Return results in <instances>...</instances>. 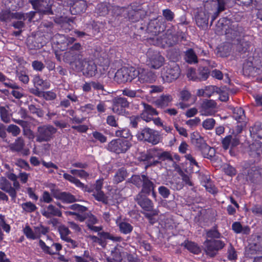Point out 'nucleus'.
I'll return each instance as SVG.
<instances>
[{"instance_id": "09e8293b", "label": "nucleus", "mask_w": 262, "mask_h": 262, "mask_svg": "<svg viewBox=\"0 0 262 262\" xmlns=\"http://www.w3.org/2000/svg\"><path fill=\"white\" fill-rule=\"evenodd\" d=\"M56 38L61 39V40H66V42H67L66 46L64 47H67L70 44H72L75 41V39L74 37H66L63 35L58 34L55 36Z\"/></svg>"}, {"instance_id": "37998d69", "label": "nucleus", "mask_w": 262, "mask_h": 262, "mask_svg": "<svg viewBox=\"0 0 262 262\" xmlns=\"http://www.w3.org/2000/svg\"><path fill=\"white\" fill-rule=\"evenodd\" d=\"M215 121L212 118L205 120L202 123V126L205 129L211 130L215 125Z\"/></svg>"}, {"instance_id": "774afa93", "label": "nucleus", "mask_w": 262, "mask_h": 262, "mask_svg": "<svg viewBox=\"0 0 262 262\" xmlns=\"http://www.w3.org/2000/svg\"><path fill=\"white\" fill-rule=\"evenodd\" d=\"M81 109L82 112L89 114L94 109V106L91 104H88L84 106H82Z\"/></svg>"}, {"instance_id": "6e6d98bb", "label": "nucleus", "mask_w": 262, "mask_h": 262, "mask_svg": "<svg viewBox=\"0 0 262 262\" xmlns=\"http://www.w3.org/2000/svg\"><path fill=\"white\" fill-rule=\"evenodd\" d=\"M159 193L164 198H167L170 194L169 190L165 186H160L159 189Z\"/></svg>"}, {"instance_id": "20e7f679", "label": "nucleus", "mask_w": 262, "mask_h": 262, "mask_svg": "<svg viewBox=\"0 0 262 262\" xmlns=\"http://www.w3.org/2000/svg\"><path fill=\"white\" fill-rule=\"evenodd\" d=\"M146 64L151 68L158 69L163 66L164 58L158 51L149 49L146 53Z\"/></svg>"}, {"instance_id": "ddd939ff", "label": "nucleus", "mask_w": 262, "mask_h": 262, "mask_svg": "<svg viewBox=\"0 0 262 262\" xmlns=\"http://www.w3.org/2000/svg\"><path fill=\"white\" fill-rule=\"evenodd\" d=\"M35 14L34 12H31L26 14L16 12L14 13H10L9 12H5L2 15L0 16V19L2 21H7L10 18H16L18 19L25 20L29 17V21H31Z\"/></svg>"}, {"instance_id": "bb28decb", "label": "nucleus", "mask_w": 262, "mask_h": 262, "mask_svg": "<svg viewBox=\"0 0 262 262\" xmlns=\"http://www.w3.org/2000/svg\"><path fill=\"white\" fill-rule=\"evenodd\" d=\"M143 182L142 186V192L149 193L154 190V184L144 175H143Z\"/></svg>"}, {"instance_id": "5701e85b", "label": "nucleus", "mask_w": 262, "mask_h": 262, "mask_svg": "<svg viewBox=\"0 0 262 262\" xmlns=\"http://www.w3.org/2000/svg\"><path fill=\"white\" fill-rule=\"evenodd\" d=\"M191 139L192 142L200 150L204 147V145L207 144L203 138L196 132H194L191 135Z\"/></svg>"}, {"instance_id": "0e129e2a", "label": "nucleus", "mask_w": 262, "mask_h": 262, "mask_svg": "<svg viewBox=\"0 0 262 262\" xmlns=\"http://www.w3.org/2000/svg\"><path fill=\"white\" fill-rule=\"evenodd\" d=\"M17 77L19 80L24 83H27L29 81L28 76L24 73H18L17 74Z\"/></svg>"}, {"instance_id": "dca6fc26", "label": "nucleus", "mask_w": 262, "mask_h": 262, "mask_svg": "<svg viewBox=\"0 0 262 262\" xmlns=\"http://www.w3.org/2000/svg\"><path fill=\"white\" fill-rule=\"evenodd\" d=\"M128 105V103L125 98H117L114 100L112 110L114 113L120 114L123 112V108Z\"/></svg>"}, {"instance_id": "de8ad7c7", "label": "nucleus", "mask_w": 262, "mask_h": 262, "mask_svg": "<svg viewBox=\"0 0 262 262\" xmlns=\"http://www.w3.org/2000/svg\"><path fill=\"white\" fill-rule=\"evenodd\" d=\"M173 125L176 129L178 131V132L180 135L183 136L185 137H188V133L187 130L185 128L180 126L178 123L176 122H174Z\"/></svg>"}, {"instance_id": "58836bf2", "label": "nucleus", "mask_w": 262, "mask_h": 262, "mask_svg": "<svg viewBox=\"0 0 262 262\" xmlns=\"http://www.w3.org/2000/svg\"><path fill=\"white\" fill-rule=\"evenodd\" d=\"M185 247L191 252L194 254H198L200 252L199 247L194 243L191 242H187L185 243Z\"/></svg>"}, {"instance_id": "a878e982", "label": "nucleus", "mask_w": 262, "mask_h": 262, "mask_svg": "<svg viewBox=\"0 0 262 262\" xmlns=\"http://www.w3.org/2000/svg\"><path fill=\"white\" fill-rule=\"evenodd\" d=\"M209 15L204 12L200 13L196 18V24L200 27H207L208 23Z\"/></svg>"}, {"instance_id": "2f4dec72", "label": "nucleus", "mask_w": 262, "mask_h": 262, "mask_svg": "<svg viewBox=\"0 0 262 262\" xmlns=\"http://www.w3.org/2000/svg\"><path fill=\"white\" fill-rule=\"evenodd\" d=\"M250 133L253 137L258 138H262V123H257L253 126L250 129Z\"/></svg>"}, {"instance_id": "4c0bfd02", "label": "nucleus", "mask_w": 262, "mask_h": 262, "mask_svg": "<svg viewBox=\"0 0 262 262\" xmlns=\"http://www.w3.org/2000/svg\"><path fill=\"white\" fill-rule=\"evenodd\" d=\"M115 135L116 137H120L126 139H128L130 137V133L128 128H120L119 129L116 131Z\"/></svg>"}, {"instance_id": "bf43d9fd", "label": "nucleus", "mask_w": 262, "mask_h": 262, "mask_svg": "<svg viewBox=\"0 0 262 262\" xmlns=\"http://www.w3.org/2000/svg\"><path fill=\"white\" fill-rule=\"evenodd\" d=\"M40 200L41 201H42L47 203H49L52 202V198L49 192L47 191H45L43 192Z\"/></svg>"}, {"instance_id": "49530a36", "label": "nucleus", "mask_w": 262, "mask_h": 262, "mask_svg": "<svg viewBox=\"0 0 262 262\" xmlns=\"http://www.w3.org/2000/svg\"><path fill=\"white\" fill-rule=\"evenodd\" d=\"M131 182L136 185L137 187L141 186L143 182V175L141 176L138 175L133 176L131 178Z\"/></svg>"}, {"instance_id": "052dcab7", "label": "nucleus", "mask_w": 262, "mask_h": 262, "mask_svg": "<svg viewBox=\"0 0 262 262\" xmlns=\"http://www.w3.org/2000/svg\"><path fill=\"white\" fill-rule=\"evenodd\" d=\"M233 230L236 233H239L242 232L243 228L241 224L238 222H235L232 225Z\"/></svg>"}, {"instance_id": "a18cd8bd", "label": "nucleus", "mask_w": 262, "mask_h": 262, "mask_svg": "<svg viewBox=\"0 0 262 262\" xmlns=\"http://www.w3.org/2000/svg\"><path fill=\"white\" fill-rule=\"evenodd\" d=\"M96 71V66L94 63H88L87 67L85 69L84 73H86L89 76H94Z\"/></svg>"}, {"instance_id": "1a4fd4ad", "label": "nucleus", "mask_w": 262, "mask_h": 262, "mask_svg": "<svg viewBox=\"0 0 262 262\" xmlns=\"http://www.w3.org/2000/svg\"><path fill=\"white\" fill-rule=\"evenodd\" d=\"M33 8L38 12L43 14H51V4L46 0H30Z\"/></svg>"}, {"instance_id": "603ef678", "label": "nucleus", "mask_w": 262, "mask_h": 262, "mask_svg": "<svg viewBox=\"0 0 262 262\" xmlns=\"http://www.w3.org/2000/svg\"><path fill=\"white\" fill-rule=\"evenodd\" d=\"M32 66L34 70L39 71H41L45 67L41 61L37 60L33 61Z\"/></svg>"}, {"instance_id": "e433bc0d", "label": "nucleus", "mask_w": 262, "mask_h": 262, "mask_svg": "<svg viewBox=\"0 0 262 262\" xmlns=\"http://www.w3.org/2000/svg\"><path fill=\"white\" fill-rule=\"evenodd\" d=\"M0 115L3 121L5 123L10 122L11 115L7 108L4 106H0Z\"/></svg>"}, {"instance_id": "c03bdc74", "label": "nucleus", "mask_w": 262, "mask_h": 262, "mask_svg": "<svg viewBox=\"0 0 262 262\" xmlns=\"http://www.w3.org/2000/svg\"><path fill=\"white\" fill-rule=\"evenodd\" d=\"M7 130L14 137L18 135L20 133V128L14 124L9 125L7 128Z\"/></svg>"}, {"instance_id": "aec40b11", "label": "nucleus", "mask_w": 262, "mask_h": 262, "mask_svg": "<svg viewBox=\"0 0 262 262\" xmlns=\"http://www.w3.org/2000/svg\"><path fill=\"white\" fill-rule=\"evenodd\" d=\"M115 77L121 82L130 81L133 79L128 74V70L126 68L118 70L116 73Z\"/></svg>"}, {"instance_id": "f257e3e1", "label": "nucleus", "mask_w": 262, "mask_h": 262, "mask_svg": "<svg viewBox=\"0 0 262 262\" xmlns=\"http://www.w3.org/2000/svg\"><path fill=\"white\" fill-rule=\"evenodd\" d=\"M141 161L146 162V167L156 165L159 163V160L171 161L172 158L168 151L160 152L156 148L150 149L147 153L143 154L139 157Z\"/></svg>"}, {"instance_id": "cd10ccee", "label": "nucleus", "mask_w": 262, "mask_h": 262, "mask_svg": "<svg viewBox=\"0 0 262 262\" xmlns=\"http://www.w3.org/2000/svg\"><path fill=\"white\" fill-rule=\"evenodd\" d=\"M24 233L28 239H36L38 238V234L35 232V227L31 229L29 226H26L23 229Z\"/></svg>"}, {"instance_id": "a19ab883", "label": "nucleus", "mask_w": 262, "mask_h": 262, "mask_svg": "<svg viewBox=\"0 0 262 262\" xmlns=\"http://www.w3.org/2000/svg\"><path fill=\"white\" fill-rule=\"evenodd\" d=\"M21 207L24 210L28 212H33L37 209L36 205L31 202L23 203Z\"/></svg>"}, {"instance_id": "f8f14e48", "label": "nucleus", "mask_w": 262, "mask_h": 262, "mask_svg": "<svg viewBox=\"0 0 262 262\" xmlns=\"http://www.w3.org/2000/svg\"><path fill=\"white\" fill-rule=\"evenodd\" d=\"M217 111L216 103L212 100L204 101L201 105V115L203 116H211Z\"/></svg>"}, {"instance_id": "3c124183", "label": "nucleus", "mask_w": 262, "mask_h": 262, "mask_svg": "<svg viewBox=\"0 0 262 262\" xmlns=\"http://www.w3.org/2000/svg\"><path fill=\"white\" fill-rule=\"evenodd\" d=\"M92 134L94 138L100 142L104 143L106 142V138L101 133L98 132H94Z\"/></svg>"}, {"instance_id": "338daca9", "label": "nucleus", "mask_w": 262, "mask_h": 262, "mask_svg": "<svg viewBox=\"0 0 262 262\" xmlns=\"http://www.w3.org/2000/svg\"><path fill=\"white\" fill-rule=\"evenodd\" d=\"M163 14L165 18L168 20H171L173 19V13L169 10H164L163 11Z\"/></svg>"}, {"instance_id": "f03ea898", "label": "nucleus", "mask_w": 262, "mask_h": 262, "mask_svg": "<svg viewBox=\"0 0 262 262\" xmlns=\"http://www.w3.org/2000/svg\"><path fill=\"white\" fill-rule=\"evenodd\" d=\"M137 200L138 204L144 210L143 213L148 219L150 223L154 224L155 220L153 216L158 215V211L153 209V204L152 202L146 197H143L141 194L137 196Z\"/></svg>"}, {"instance_id": "680f3d73", "label": "nucleus", "mask_w": 262, "mask_h": 262, "mask_svg": "<svg viewBox=\"0 0 262 262\" xmlns=\"http://www.w3.org/2000/svg\"><path fill=\"white\" fill-rule=\"evenodd\" d=\"M106 122L107 123L112 126H116L117 121L115 117L114 116H108L106 118Z\"/></svg>"}, {"instance_id": "f3484780", "label": "nucleus", "mask_w": 262, "mask_h": 262, "mask_svg": "<svg viewBox=\"0 0 262 262\" xmlns=\"http://www.w3.org/2000/svg\"><path fill=\"white\" fill-rule=\"evenodd\" d=\"M116 223L119 227L120 231L124 234L130 233L133 229V227L129 223L122 220L120 217L117 218Z\"/></svg>"}, {"instance_id": "9d476101", "label": "nucleus", "mask_w": 262, "mask_h": 262, "mask_svg": "<svg viewBox=\"0 0 262 262\" xmlns=\"http://www.w3.org/2000/svg\"><path fill=\"white\" fill-rule=\"evenodd\" d=\"M138 74V80L141 83H152L156 80V75L150 70L140 68Z\"/></svg>"}, {"instance_id": "13d9d810", "label": "nucleus", "mask_w": 262, "mask_h": 262, "mask_svg": "<svg viewBox=\"0 0 262 262\" xmlns=\"http://www.w3.org/2000/svg\"><path fill=\"white\" fill-rule=\"evenodd\" d=\"M163 90V88L161 86L151 85L149 87V93L150 94L157 93L161 92Z\"/></svg>"}, {"instance_id": "b1692460", "label": "nucleus", "mask_w": 262, "mask_h": 262, "mask_svg": "<svg viewBox=\"0 0 262 262\" xmlns=\"http://www.w3.org/2000/svg\"><path fill=\"white\" fill-rule=\"evenodd\" d=\"M25 141L22 137L17 138L15 141L9 145L10 148L13 151H20L25 146Z\"/></svg>"}, {"instance_id": "7ed1b4c3", "label": "nucleus", "mask_w": 262, "mask_h": 262, "mask_svg": "<svg viewBox=\"0 0 262 262\" xmlns=\"http://www.w3.org/2000/svg\"><path fill=\"white\" fill-rule=\"evenodd\" d=\"M180 74L179 66L177 63L172 62L162 69L161 76L163 81L171 82L176 80L179 77Z\"/></svg>"}, {"instance_id": "5fc2aeb1", "label": "nucleus", "mask_w": 262, "mask_h": 262, "mask_svg": "<svg viewBox=\"0 0 262 262\" xmlns=\"http://www.w3.org/2000/svg\"><path fill=\"white\" fill-rule=\"evenodd\" d=\"M201 120L198 117H195L192 119H190L186 122V124L190 127L196 126L200 123Z\"/></svg>"}, {"instance_id": "e2e57ef3", "label": "nucleus", "mask_w": 262, "mask_h": 262, "mask_svg": "<svg viewBox=\"0 0 262 262\" xmlns=\"http://www.w3.org/2000/svg\"><path fill=\"white\" fill-rule=\"evenodd\" d=\"M190 97V94L187 91L184 90L181 92L180 98L182 101H186L189 100Z\"/></svg>"}, {"instance_id": "423d86ee", "label": "nucleus", "mask_w": 262, "mask_h": 262, "mask_svg": "<svg viewBox=\"0 0 262 262\" xmlns=\"http://www.w3.org/2000/svg\"><path fill=\"white\" fill-rule=\"evenodd\" d=\"M137 137L139 140L146 141L153 144L159 142L160 138L157 132L152 129L146 127L137 134Z\"/></svg>"}, {"instance_id": "f704fd0d", "label": "nucleus", "mask_w": 262, "mask_h": 262, "mask_svg": "<svg viewBox=\"0 0 262 262\" xmlns=\"http://www.w3.org/2000/svg\"><path fill=\"white\" fill-rule=\"evenodd\" d=\"M126 170L121 169H119L114 176V181L115 183H118L123 181L126 177Z\"/></svg>"}, {"instance_id": "7c9ffc66", "label": "nucleus", "mask_w": 262, "mask_h": 262, "mask_svg": "<svg viewBox=\"0 0 262 262\" xmlns=\"http://www.w3.org/2000/svg\"><path fill=\"white\" fill-rule=\"evenodd\" d=\"M33 83L35 87L40 86L43 89H47L50 87L49 82L43 80L39 76H35L34 77Z\"/></svg>"}, {"instance_id": "39448f33", "label": "nucleus", "mask_w": 262, "mask_h": 262, "mask_svg": "<svg viewBox=\"0 0 262 262\" xmlns=\"http://www.w3.org/2000/svg\"><path fill=\"white\" fill-rule=\"evenodd\" d=\"M131 146L132 143L128 140L115 139L108 144L107 149L116 154L124 153Z\"/></svg>"}, {"instance_id": "4d7b16f0", "label": "nucleus", "mask_w": 262, "mask_h": 262, "mask_svg": "<svg viewBox=\"0 0 262 262\" xmlns=\"http://www.w3.org/2000/svg\"><path fill=\"white\" fill-rule=\"evenodd\" d=\"M224 169L225 173L228 175L233 176V175L235 174V173H236V171H235V168L230 165H225L224 166Z\"/></svg>"}, {"instance_id": "6e6552de", "label": "nucleus", "mask_w": 262, "mask_h": 262, "mask_svg": "<svg viewBox=\"0 0 262 262\" xmlns=\"http://www.w3.org/2000/svg\"><path fill=\"white\" fill-rule=\"evenodd\" d=\"M204 249L207 255L214 257L217 251L225 246V244L221 241H206L204 243Z\"/></svg>"}, {"instance_id": "c9c22d12", "label": "nucleus", "mask_w": 262, "mask_h": 262, "mask_svg": "<svg viewBox=\"0 0 262 262\" xmlns=\"http://www.w3.org/2000/svg\"><path fill=\"white\" fill-rule=\"evenodd\" d=\"M58 231L59 232L61 238L66 241L70 237L69 236V234L71 233V231L69 230L68 227H66L64 225L60 226L58 228Z\"/></svg>"}, {"instance_id": "72a5a7b5", "label": "nucleus", "mask_w": 262, "mask_h": 262, "mask_svg": "<svg viewBox=\"0 0 262 262\" xmlns=\"http://www.w3.org/2000/svg\"><path fill=\"white\" fill-rule=\"evenodd\" d=\"M185 59L189 63H195L198 62L197 57L191 49H189L186 52Z\"/></svg>"}, {"instance_id": "864d4df0", "label": "nucleus", "mask_w": 262, "mask_h": 262, "mask_svg": "<svg viewBox=\"0 0 262 262\" xmlns=\"http://www.w3.org/2000/svg\"><path fill=\"white\" fill-rule=\"evenodd\" d=\"M69 208L73 210L77 211L80 212H83L86 211V208L83 206L75 204L71 205Z\"/></svg>"}, {"instance_id": "0eeeda50", "label": "nucleus", "mask_w": 262, "mask_h": 262, "mask_svg": "<svg viewBox=\"0 0 262 262\" xmlns=\"http://www.w3.org/2000/svg\"><path fill=\"white\" fill-rule=\"evenodd\" d=\"M56 132V129L51 125L39 126L37 128L36 141L38 142H48Z\"/></svg>"}, {"instance_id": "473e14b6", "label": "nucleus", "mask_w": 262, "mask_h": 262, "mask_svg": "<svg viewBox=\"0 0 262 262\" xmlns=\"http://www.w3.org/2000/svg\"><path fill=\"white\" fill-rule=\"evenodd\" d=\"M233 118L239 122L243 121L245 118L244 110L241 107H236L233 110Z\"/></svg>"}, {"instance_id": "4be33fe9", "label": "nucleus", "mask_w": 262, "mask_h": 262, "mask_svg": "<svg viewBox=\"0 0 262 262\" xmlns=\"http://www.w3.org/2000/svg\"><path fill=\"white\" fill-rule=\"evenodd\" d=\"M84 190L88 192H93V195L96 200L102 202L104 204L108 203L107 198L105 195L104 193L101 190L94 191L93 189H87L86 187L84 188Z\"/></svg>"}, {"instance_id": "a211bd4d", "label": "nucleus", "mask_w": 262, "mask_h": 262, "mask_svg": "<svg viewBox=\"0 0 262 262\" xmlns=\"http://www.w3.org/2000/svg\"><path fill=\"white\" fill-rule=\"evenodd\" d=\"M41 214L47 218H51L53 216H61L62 214L60 210L53 205H50L41 211Z\"/></svg>"}, {"instance_id": "c85d7f7f", "label": "nucleus", "mask_w": 262, "mask_h": 262, "mask_svg": "<svg viewBox=\"0 0 262 262\" xmlns=\"http://www.w3.org/2000/svg\"><path fill=\"white\" fill-rule=\"evenodd\" d=\"M203 156L208 159H211L215 156V149L209 146L208 145H205L204 147L201 149Z\"/></svg>"}, {"instance_id": "2eb2a0df", "label": "nucleus", "mask_w": 262, "mask_h": 262, "mask_svg": "<svg viewBox=\"0 0 262 262\" xmlns=\"http://www.w3.org/2000/svg\"><path fill=\"white\" fill-rule=\"evenodd\" d=\"M222 144L225 149L232 148L239 144V138L235 135H228L223 139Z\"/></svg>"}, {"instance_id": "9b49d317", "label": "nucleus", "mask_w": 262, "mask_h": 262, "mask_svg": "<svg viewBox=\"0 0 262 262\" xmlns=\"http://www.w3.org/2000/svg\"><path fill=\"white\" fill-rule=\"evenodd\" d=\"M47 243L48 246H47L42 241L40 240L39 245L45 252L50 254H55L61 249V245L60 244L52 243L49 237H47Z\"/></svg>"}, {"instance_id": "69168bd1", "label": "nucleus", "mask_w": 262, "mask_h": 262, "mask_svg": "<svg viewBox=\"0 0 262 262\" xmlns=\"http://www.w3.org/2000/svg\"><path fill=\"white\" fill-rule=\"evenodd\" d=\"M198 113V110L195 107L191 108L189 110H188L186 113L185 115L188 117L190 118L192 117H193L194 115H195Z\"/></svg>"}, {"instance_id": "6ab92c4d", "label": "nucleus", "mask_w": 262, "mask_h": 262, "mask_svg": "<svg viewBox=\"0 0 262 262\" xmlns=\"http://www.w3.org/2000/svg\"><path fill=\"white\" fill-rule=\"evenodd\" d=\"M0 189L8 192L13 198H15L16 196L14 189L12 187L10 183L5 178H2L0 179Z\"/></svg>"}, {"instance_id": "4468645a", "label": "nucleus", "mask_w": 262, "mask_h": 262, "mask_svg": "<svg viewBox=\"0 0 262 262\" xmlns=\"http://www.w3.org/2000/svg\"><path fill=\"white\" fill-rule=\"evenodd\" d=\"M144 110L142 111L140 117L141 119L148 122L152 119L154 116L158 115V112L151 106L146 103H143Z\"/></svg>"}, {"instance_id": "8fccbe9b", "label": "nucleus", "mask_w": 262, "mask_h": 262, "mask_svg": "<svg viewBox=\"0 0 262 262\" xmlns=\"http://www.w3.org/2000/svg\"><path fill=\"white\" fill-rule=\"evenodd\" d=\"M35 232L38 234V238L40 237L41 235H45L48 232V228L41 225L35 227Z\"/></svg>"}, {"instance_id": "393cba45", "label": "nucleus", "mask_w": 262, "mask_h": 262, "mask_svg": "<svg viewBox=\"0 0 262 262\" xmlns=\"http://www.w3.org/2000/svg\"><path fill=\"white\" fill-rule=\"evenodd\" d=\"M172 100V97L170 95H162L155 102L158 107H164L168 106Z\"/></svg>"}, {"instance_id": "79ce46f5", "label": "nucleus", "mask_w": 262, "mask_h": 262, "mask_svg": "<svg viewBox=\"0 0 262 262\" xmlns=\"http://www.w3.org/2000/svg\"><path fill=\"white\" fill-rule=\"evenodd\" d=\"M70 172L74 176H77L80 178L86 179L89 176V173L83 170L71 169L70 170Z\"/></svg>"}, {"instance_id": "412c9836", "label": "nucleus", "mask_w": 262, "mask_h": 262, "mask_svg": "<svg viewBox=\"0 0 262 262\" xmlns=\"http://www.w3.org/2000/svg\"><path fill=\"white\" fill-rule=\"evenodd\" d=\"M85 222L90 229L95 232H98L101 230L100 227L94 226V225L98 222L96 217L92 214H88L86 215Z\"/></svg>"}, {"instance_id": "c756f323", "label": "nucleus", "mask_w": 262, "mask_h": 262, "mask_svg": "<svg viewBox=\"0 0 262 262\" xmlns=\"http://www.w3.org/2000/svg\"><path fill=\"white\" fill-rule=\"evenodd\" d=\"M63 177L66 180H68L71 183L74 184L76 186L81 188L82 189H84L85 188L84 184L74 176L70 174L64 173L63 174Z\"/></svg>"}, {"instance_id": "ea45409f", "label": "nucleus", "mask_w": 262, "mask_h": 262, "mask_svg": "<svg viewBox=\"0 0 262 262\" xmlns=\"http://www.w3.org/2000/svg\"><path fill=\"white\" fill-rule=\"evenodd\" d=\"M61 199L64 202L71 203L76 201L75 196L71 194L62 192L60 194Z\"/></svg>"}]
</instances>
